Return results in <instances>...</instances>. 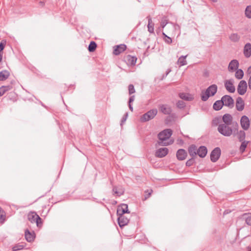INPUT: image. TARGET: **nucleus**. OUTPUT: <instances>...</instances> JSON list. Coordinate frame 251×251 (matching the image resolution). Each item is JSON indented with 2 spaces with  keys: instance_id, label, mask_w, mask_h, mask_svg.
Segmentation results:
<instances>
[{
  "instance_id": "nucleus-25",
  "label": "nucleus",
  "mask_w": 251,
  "mask_h": 251,
  "mask_svg": "<svg viewBox=\"0 0 251 251\" xmlns=\"http://www.w3.org/2000/svg\"><path fill=\"white\" fill-rule=\"evenodd\" d=\"M224 106L223 101L221 100H216L213 104V108L215 110L219 111L221 110Z\"/></svg>"
},
{
  "instance_id": "nucleus-3",
  "label": "nucleus",
  "mask_w": 251,
  "mask_h": 251,
  "mask_svg": "<svg viewBox=\"0 0 251 251\" xmlns=\"http://www.w3.org/2000/svg\"><path fill=\"white\" fill-rule=\"evenodd\" d=\"M172 135V130L171 129H166L160 132L158 134V138L160 141H161L160 143L162 144L164 146H167L172 144L173 141L170 143L164 142L169 139Z\"/></svg>"
},
{
  "instance_id": "nucleus-35",
  "label": "nucleus",
  "mask_w": 251,
  "mask_h": 251,
  "mask_svg": "<svg viewBox=\"0 0 251 251\" xmlns=\"http://www.w3.org/2000/svg\"><path fill=\"white\" fill-rule=\"evenodd\" d=\"M97 44L94 41H91L88 46V50L89 52H93L97 48Z\"/></svg>"
},
{
  "instance_id": "nucleus-29",
  "label": "nucleus",
  "mask_w": 251,
  "mask_h": 251,
  "mask_svg": "<svg viewBox=\"0 0 251 251\" xmlns=\"http://www.w3.org/2000/svg\"><path fill=\"white\" fill-rule=\"evenodd\" d=\"M229 38L232 42H237L239 41L240 37L237 33H232Z\"/></svg>"
},
{
  "instance_id": "nucleus-49",
  "label": "nucleus",
  "mask_w": 251,
  "mask_h": 251,
  "mask_svg": "<svg viewBox=\"0 0 251 251\" xmlns=\"http://www.w3.org/2000/svg\"><path fill=\"white\" fill-rule=\"evenodd\" d=\"M5 47V44L2 43V42L0 43V52H1Z\"/></svg>"
},
{
  "instance_id": "nucleus-47",
  "label": "nucleus",
  "mask_w": 251,
  "mask_h": 251,
  "mask_svg": "<svg viewBox=\"0 0 251 251\" xmlns=\"http://www.w3.org/2000/svg\"><path fill=\"white\" fill-rule=\"evenodd\" d=\"M127 116H128V113L126 112L122 119L121 123V125H122V124L126 121Z\"/></svg>"
},
{
  "instance_id": "nucleus-38",
  "label": "nucleus",
  "mask_w": 251,
  "mask_h": 251,
  "mask_svg": "<svg viewBox=\"0 0 251 251\" xmlns=\"http://www.w3.org/2000/svg\"><path fill=\"white\" fill-rule=\"evenodd\" d=\"M168 23L166 17H163L161 20L160 23V27L164 28L166 25Z\"/></svg>"
},
{
  "instance_id": "nucleus-12",
  "label": "nucleus",
  "mask_w": 251,
  "mask_h": 251,
  "mask_svg": "<svg viewBox=\"0 0 251 251\" xmlns=\"http://www.w3.org/2000/svg\"><path fill=\"white\" fill-rule=\"evenodd\" d=\"M25 238L28 242H33L35 238V234L33 231H30L28 229H26L25 232Z\"/></svg>"
},
{
  "instance_id": "nucleus-20",
  "label": "nucleus",
  "mask_w": 251,
  "mask_h": 251,
  "mask_svg": "<svg viewBox=\"0 0 251 251\" xmlns=\"http://www.w3.org/2000/svg\"><path fill=\"white\" fill-rule=\"evenodd\" d=\"M159 108L161 112L165 115H169L172 112L171 107L166 104H162Z\"/></svg>"
},
{
  "instance_id": "nucleus-7",
  "label": "nucleus",
  "mask_w": 251,
  "mask_h": 251,
  "mask_svg": "<svg viewBox=\"0 0 251 251\" xmlns=\"http://www.w3.org/2000/svg\"><path fill=\"white\" fill-rule=\"evenodd\" d=\"M247 83L244 80H241L237 86V92L240 95H244L247 90Z\"/></svg>"
},
{
  "instance_id": "nucleus-51",
  "label": "nucleus",
  "mask_w": 251,
  "mask_h": 251,
  "mask_svg": "<svg viewBox=\"0 0 251 251\" xmlns=\"http://www.w3.org/2000/svg\"><path fill=\"white\" fill-rule=\"evenodd\" d=\"M5 93V90L4 89H3V88H2L1 87H0V97L3 95Z\"/></svg>"
},
{
  "instance_id": "nucleus-22",
  "label": "nucleus",
  "mask_w": 251,
  "mask_h": 251,
  "mask_svg": "<svg viewBox=\"0 0 251 251\" xmlns=\"http://www.w3.org/2000/svg\"><path fill=\"white\" fill-rule=\"evenodd\" d=\"M244 54L247 58H249L251 56V44L248 43L245 45Z\"/></svg>"
},
{
  "instance_id": "nucleus-57",
  "label": "nucleus",
  "mask_w": 251,
  "mask_h": 251,
  "mask_svg": "<svg viewBox=\"0 0 251 251\" xmlns=\"http://www.w3.org/2000/svg\"><path fill=\"white\" fill-rule=\"evenodd\" d=\"M162 34H163V35L165 38H166V37H167L168 36H167L166 34H165V33H164V32H163V33H162Z\"/></svg>"
},
{
  "instance_id": "nucleus-17",
  "label": "nucleus",
  "mask_w": 251,
  "mask_h": 251,
  "mask_svg": "<svg viewBox=\"0 0 251 251\" xmlns=\"http://www.w3.org/2000/svg\"><path fill=\"white\" fill-rule=\"evenodd\" d=\"M232 120H233V117L230 114L226 113L223 116V117H222V121L223 122V124H225L226 125H233V122H232Z\"/></svg>"
},
{
  "instance_id": "nucleus-9",
  "label": "nucleus",
  "mask_w": 251,
  "mask_h": 251,
  "mask_svg": "<svg viewBox=\"0 0 251 251\" xmlns=\"http://www.w3.org/2000/svg\"><path fill=\"white\" fill-rule=\"evenodd\" d=\"M250 122L249 118L245 115L242 116L240 120V124L242 128L247 130L249 129L250 125Z\"/></svg>"
},
{
  "instance_id": "nucleus-46",
  "label": "nucleus",
  "mask_w": 251,
  "mask_h": 251,
  "mask_svg": "<svg viewBox=\"0 0 251 251\" xmlns=\"http://www.w3.org/2000/svg\"><path fill=\"white\" fill-rule=\"evenodd\" d=\"M164 41L166 43H167L168 44H170L172 42V40L171 38H170L169 36H167V37H166L165 39H164Z\"/></svg>"
},
{
  "instance_id": "nucleus-32",
  "label": "nucleus",
  "mask_w": 251,
  "mask_h": 251,
  "mask_svg": "<svg viewBox=\"0 0 251 251\" xmlns=\"http://www.w3.org/2000/svg\"><path fill=\"white\" fill-rule=\"evenodd\" d=\"M148 31L150 33H152L154 32L153 24H152L151 19L148 17Z\"/></svg>"
},
{
  "instance_id": "nucleus-8",
  "label": "nucleus",
  "mask_w": 251,
  "mask_h": 251,
  "mask_svg": "<svg viewBox=\"0 0 251 251\" xmlns=\"http://www.w3.org/2000/svg\"><path fill=\"white\" fill-rule=\"evenodd\" d=\"M221 151L220 148H215L211 152L210 159L212 162H216L220 158Z\"/></svg>"
},
{
  "instance_id": "nucleus-16",
  "label": "nucleus",
  "mask_w": 251,
  "mask_h": 251,
  "mask_svg": "<svg viewBox=\"0 0 251 251\" xmlns=\"http://www.w3.org/2000/svg\"><path fill=\"white\" fill-rule=\"evenodd\" d=\"M176 157L178 160H183L186 159L187 153L184 149H179L176 152Z\"/></svg>"
},
{
  "instance_id": "nucleus-42",
  "label": "nucleus",
  "mask_w": 251,
  "mask_h": 251,
  "mask_svg": "<svg viewBox=\"0 0 251 251\" xmlns=\"http://www.w3.org/2000/svg\"><path fill=\"white\" fill-rule=\"evenodd\" d=\"M135 92L134 87L133 84H129L128 85V93L130 95Z\"/></svg>"
},
{
  "instance_id": "nucleus-53",
  "label": "nucleus",
  "mask_w": 251,
  "mask_h": 251,
  "mask_svg": "<svg viewBox=\"0 0 251 251\" xmlns=\"http://www.w3.org/2000/svg\"><path fill=\"white\" fill-rule=\"evenodd\" d=\"M171 72V70L170 69H168L165 73V75H163V78L165 77H166L170 73V72Z\"/></svg>"
},
{
  "instance_id": "nucleus-41",
  "label": "nucleus",
  "mask_w": 251,
  "mask_h": 251,
  "mask_svg": "<svg viewBox=\"0 0 251 251\" xmlns=\"http://www.w3.org/2000/svg\"><path fill=\"white\" fill-rule=\"evenodd\" d=\"M195 163V158L194 157H192L187 160L186 162V166L188 167L191 166Z\"/></svg>"
},
{
  "instance_id": "nucleus-40",
  "label": "nucleus",
  "mask_w": 251,
  "mask_h": 251,
  "mask_svg": "<svg viewBox=\"0 0 251 251\" xmlns=\"http://www.w3.org/2000/svg\"><path fill=\"white\" fill-rule=\"evenodd\" d=\"M185 105V103L183 100H178L176 103V106L180 109L183 108Z\"/></svg>"
},
{
  "instance_id": "nucleus-56",
  "label": "nucleus",
  "mask_w": 251,
  "mask_h": 251,
  "mask_svg": "<svg viewBox=\"0 0 251 251\" xmlns=\"http://www.w3.org/2000/svg\"><path fill=\"white\" fill-rule=\"evenodd\" d=\"M228 212H229L228 211V210H225V211H224V215L228 213Z\"/></svg>"
},
{
  "instance_id": "nucleus-10",
  "label": "nucleus",
  "mask_w": 251,
  "mask_h": 251,
  "mask_svg": "<svg viewBox=\"0 0 251 251\" xmlns=\"http://www.w3.org/2000/svg\"><path fill=\"white\" fill-rule=\"evenodd\" d=\"M225 87L226 90L231 93H233L235 91V88L233 85V80L232 79L226 80L225 81Z\"/></svg>"
},
{
  "instance_id": "nucleus-45",
  "label": "nucleus",
  "mask_w": 251,
  "mask_h": 251,
  "mask_svg": "<svg viewBox=\"0 0 251 251\" xmlns=\"http://www.w3.org/2000/svg\"><path fill=\"white\" fill-rule=\"evenodd\" d=\"M1 87L3 88V89L5 90V92L12 88V87L11 85L2 86Z\"/></svg>"
},
{
  "instance_id": "nucleus-55",
  "label": "nucleus",
  "mask_w": 251,
  "mask_h": 251,
  "mask_svg": "<svg viewBox=\"0 0 251 251\" xmlns=\"http://www.w3.org/2000/svg\"><path fill=\"white\" fill-rule=\"evenodd\" d=\"M2 59V54L0 53V62L1 61Z\"/></svg>"
},
{
  "instance_id": "nucleus-31",
  "label": "nucleus",
  "mask_w": 251,
  "mask_h": 251,
  "mask_svg": "<svg viewBox=\"0 0 251 251\" xmlns=\"http://www.w3.org/2000/svg\"><path fill=\"white\" fill-rule=\"evenodd\" d=\"M113 192L116 194L118 196H120L123 195L124 191L122 188H118L116 186H114L113 188Z\"/></svg>"
},
{
  "instance_id": "nucleus-54",
  "label": "nucleus",
  "mask_w": 251,
  "mask_h": 251,
  "mask_svg": "<svg viewBox=\"0 0 251 251\" xmlns=\"http://www.w3.org/2000/svg\"><path fill=\"white\" fill-rule=\"evenodd\" d=\"M128 107L131 111H133V108L131 103H128Z\"/></svg>"
},
{
  "instance_id": "nucleus-4",
  "label": "nucleus",
  "mask_w": 251,
  "mask_h": 251,
  "mask_svg": "<svg viewBox=\"0 0 251 251\" xmlns=\"http://www.w3.org/2000/svg\"><path fill=\"white\" fill-rule=\"evenodd\" d=\"M28 220L31 223H36V226L40 227L42 225V219L34 211H30L27 215Z\"/></svg>"
},
{
  "instance_id": "nucleus-50",
  "label": "nucleus",
  "mask_w": 251,
  "mask_h": 251,
  "mask_svg": "<svg viewBox=\"0 0 251 251\" xmlns=\"http://www.w3.org/2000/svg\"><path fill=\"white\" fill-rule=\"evenodd\" d=\"M135 100V96L134 95L131 96L128 100V103H132Z\"/></svg>"
},
{
  "instance_id": "nucleus-52",
  "label": "nucleus",
  "mask_w": 251,
  "mask_h": 251,
  "mask_svg": "<svg viewBox=\"0 0 251 251\" xmlns=\"http://www.w3.org/2000/svg\"><path fill=\"white\" fill-rule=\"evenodd\" d=\"M248 85L249 89L251 90V75L250 76L248 80Z\"/></svg>"
},
{
  "instance_id": "nucleus-1",
  "label": "nucleus",
  "mask_w": 251,
  "mask_h": 251,
  "mask_svg": "<svg viewBox=\"0 0 251 251\" xmlns=\"http://www.w3.org/2000/svg\"><path fill=\"white\" fill-rule=\"evenodd\" d=\"M231 125H226L225 124H220L218 125L217 130L222 135L229 137L232 133H235L238 130L239 126L236 122L233 123V126H230Z\"/></svg>"
},
{
  "instance_id": "nucleus-5",
  "label": "nucleus",
  "mask_w": 251,
  "mask_h": 251,
  "mask_svg": "<svg viewBox=\"0 0 251 251\" xmlns=\"http://www.w3.org/2000/svg\"><path fill=\"white\" fill-rule=\"evenodd\" d=\"M157 114L156 109H152L144 114L141 117L140 120L142 122H146L152 119Z\"/></svg>"
},
{
  "instance_id": "nucleus-48",
  "label": "nucleus",
  "mask_w": 251,
  "mask_h": 251,
  "mask_svg": "<svg viewBox=\"0 0 251 251\" xmlns=\"http://www.w3.org/2000/svg\"><path fill=\"white\" fill-rule=\"evenodd\" d=\"M152 191L151 190L150 192H149L147 194H146L145 196H144V200H146L147 199H148L151 195V193H152Z\"/></svg>"
},
{
  "instance_id": "nucleus-2",
  "label": "nucleus",
  "mask_w": 251,
  "mask_h": 251,
  "mask_svg": "<svg viewBox=\"0 0 251 251\" xmlns=\"http://www.w3.org/2000/svg\"><path fill=\"white\" fill-rule=\"evenodd\" d=\"M217 86L216 84H212L209 86L205 91H202L201 94V99L203 101H206L210 97L213 96L217 92Z\"/></svg>"
},
{
  "instance_id": "nucleus-58",
  "label": "nucleus",
  "mask_w": 251,
  "mask_h": 251,
  "mask_svg": "<svg viewBox=\"0 0 251 251\" xmlns=\"http://www.w3.org/2000/svg\"><path fill=\"white\" fill-rule=\"evenodd\" d=\"M41 104H42V106H45V105H44V104H43L42 102H41Z\"/></svg>"
},
{
  "instance_id": "nucleus-28",
  "label": "nucleus",
  "mask_w": 251,
  "mask_h": 251,
  "mask_svg": "<svg viewBox=\"0 0 251 251\" xmlns=\"http://www.w3.org/2000/svg\"><path fill=\"white\" fill-rule=\"evenodd\" d=\"M242 218L244 220L246 223L249 225H251V214L249 213H244L242 215Z\"/></svg>"
},
{
  "instance_id": "nucleus-11",
  "label": "nucleus",
  "mask_w": 251,
  "mask_h": 251,
  "mask_svg": "<svg viewBox=\"0 0 251 251\" xmlns=\"http://www.w3.org/2000/svg\"><path fill=\"white\" fill-rule=\"evenodd\" d=\"M125 213H129V211L128 209L127 204L123 203L118 207L117 210V214L124 215Z\"/></svg>"
},
{
  "instance_id": "nucleus-37",
  "label": "nucleus",
  "mask_w": 251,
  "mask_h": 251,
  "mask_svg": "<svg viewBox=\"0 0 251 251\" xmlns=\"http://www.w3.org/2000/svg\"><path fill=\"white\" fill-rule=\"evenodd\" d=\"M5 213L3 210L0 209V223H3L5 220Z\"/></svg>"
},
{
  "instance_id": "nucleus-44",
  "label": "nucleus",
  "mask_w": 251,
  "mask_h": 251,
  "mask_svg": "<svg viewBox=\"0 0 251 251\" xmlns=\"http://www.w3.org/2000/svg\"><path fill=\"white\" fill-rule=\"evenodd\" d=\"M170 24L173 25L174 29V30L175 31H179L180 32V26L178 24H175V23H173L172 22H171Z\"/></svg>"
},
{
  "instance_id": "nucleus-34",
  "label": "nucleus",
  "mask_w": 251,
  "mask_h": 251,
  "mask_svg": "<svg viewBox=\"0 0 251 251\" xmlns=\"http://www.w3.org/2000/svg\"><path fill=\"white\" fill-rule=\"evenodd\" d=\"M244 76V72L242 69H237L235 76L238 79H241Z\"/></svg>"
},
{
  "instance_id": "nucleus-6",
  "label": "nucleus",
  "mask_w": 251,
  "mask_h": 251,
  "mask_svg": "<svg viewBox=\"0 0 251 251\" xmlns=\"http://www.w3.org/2000/svg\"><path fill=\"white\" fill-rule=\"evenodd\" d=\"M221 99L223 101L224 106L229 108H232L234 107V100L229 95H225L222 97Z\"/></svg>"
},
{
  "instance_id": "nucleus-30",
  "label": "nucleus",
  "mask_w": 251,
  "mask_h": 251,
  "mask_svg": "<svg viewBox=\"0 0 251 251\" xmlns=\"http://www.w3.org/2000/svg\"><path fill=\"white\" fill-rule=\"evenodd\" d=\"M237 133L238 138L240 142L244 141L246 137V133L244 130H240Z\"/></svg>"
},
{
  "instance_id": "nucleus-33",
  "label": "nucleus",
  "mask_w": 251,
  "mask_h": 251,
  "mask_svg": "<svg viewBox=\"0 0 251 251\" xmlns=\"http://www.w3.org/2000/svg\"><path fill=\"white\" fill-rule=\"evenodd\" d=\"M187 55H182L178 58L177 62L178 64L180 65V66H182L187 64V61L185 59Z\"/></svg>"
},
{
  "instance_id": "nucleus-27",
  "label": "nucleus",
  "mask_w": 251,
  "mask_h": 251,
  "mask_svg": "<svg viewBox=\"0 0 251 251\" xmlns=\"http://www.w3.org/2000/svg\"><path fill=\"white\" fill-rule=\"evenodd\" d=\"M10 75L9 72L7 70H2L0 72V81L5 80Z\"/></svg>"
},
{
  "instance_id": "nucleus-14",
  "label": "nucleus",
  "mask_w": 251,
  "mask_h": 251,
  "mask_svg": "<svg viewBox=\"0 0 251 251\" xmlns=\"http://www.w3.org/2000/svg\"><path fill=\"white\" fill-rule=\"evenodd\" d=\"M117 215L119 216L117 220L120 227H123L128 224L129 222V219L127 217H126L124 215Z\"/></svg>"
},
{
  "instance_id": "nucleus-19",
  "label": "nucleus",
  "mask_w": 251,
  "mask_h": 251,
  "mask_svg": "<svg viewBox=\"0 0 251 251\" xmlns=\"http://www.w3.org/2000/svg\"><path fill=\"white\" fill-rule=\"evenodd\" d=\"M126 49V46L125 44H120L119 45H117L115 46V49L113 50V53L118 55H119L121 52L125 51Z\"/></svg>"
},
{
  "instance_id": "nucleus-39",
  "label": "nucleus",
  "mask_w": 251,
  "mask_h": 251,
  "mask_svg": "<svg viewBox=\"0 0 251 251\" xmlns=\"http://www.w3.org/2000/svg\"><path fill=\"white\" fill-rule=\"evenodd\" d=\"M24 248V246L23 245H21V244H18L15 245L12 248V250H13V251H18L23 249Z\"/></svg>"
},
{
  "instance_id": "nucleus-13",
  "label": "nucleus",
  "mask_w": 251,
  "mask_h": 251,
  "mask_svg": "<svg viewBox=\"0 0 251 251\" xmlns=\"http://www.w3.org/2000/svg\"><path fill=\"white\" fill-rule=\"evenodd\" d=\"M235 106L237 110L242 111L245 107V102L243 99L238 97L236 100Z\"/></svg>"
},
{
  "instance_id": "nucleus-21",
  "label": "nucleus",
  "mask_w": 251,
  "mask_h": 251,
  "mask_svg": "<svg viewBox=\"0 0 251 251\" xmlns=\"http://www.w3.org/2000/svg\"><path fill=\"white\" fill-rule=\"evenodd\" d=\"M197 152V154H198L200 157L203 158L206 156L207 153V148L205 146H201L198 149Z\"/></svg>"
},
{
  "instance_id": "nucleus-23",
  "label": "nucleus",
  "mask_w": 251,
  "mask_h": 251,
  "mask_svg": "<svg viewBox=\"0 0 251 251\" xmlns=\"http://www.w3.org/2000/svg\"><path fill=\"white\" fill-rule=\"evenodd\" d=\"M179 96L181 99L187 101H191L194 99L193 96L192 95L188 93H180L179 94Z\"/></svg>"
},
{
  "instance_id": "nucleus-43",
  "label": "nucleus",
  "mask_w": 251,
  "mask_h": 251,
  "mask_svg": "<svg viewBox=\"0 0 251 251\" xmlns=\"http://www.w3.org/2000/svg\"><path fill=\"white\" fill-rule=\"evenodd\" d=\"M248 143V142H246L245 140L243 141H242V144H241V145L240 148L241 151H245V149L246 148V147L247 146Z\"/></svg>"
},
{
  "instance_id": "nucleus-36",
  "label": "nucleus",
  "mask_w": 251,
  "mask_h": 251,
  "mask_svg": "<svg viewBox=\"0 0 251 251\" xmlns=\"http://www.w3.org/2000/svg\"><path fill=\"white\" fill-rule=\"evenodd\" d=\"M245 16L249 18H251V5L247 6L245 11Z\"/></svg>"
},
{
  "instance_id": "nucleus-24",
  "label": "nucleus",
  "mask_w": 251,
  "mask_h": 251,
  "mask_svg": "<svg viewBox=\"0 0 251 251\" xmlns=\"http://www.w3.org/2000/svg\"><path fill=\"white\" fill-rule=\"evenodd\" d=\"M198 149L195 145H191L188 148V152L192 157H194L197 154Z\"/></svg>"
},
{
  "instance_id": "nucleus-18",
  "label": "nucleus",
  "mask_w": 251,
  "mask_h": 251,
  "mask_svg": "<svg viewBox=\"0 0 251 251\" xmlns=\"http://www.w3.org/2000/svg\"><path fill=\"white\" fill-rule=\"evenodd\" d=\"M168 153V149L166 148H162L157 150L155 152L156 157L162 158L165 156Z\"/></svg>"
},
{
  "instance_id": "nucleus-26",
  "label": "nucleus",
  "mask_w": 251,
  "mask_h": 251,
  "mask_svg": "<svg viewBox=\"0 0 251 251\" xmlns=\"http://www.w3.org/2000/svg\"><path fill=\"white\" fill-rule=\"evenodd\" d=\"M126 60L129 65L134 66L136 63L137 58L135 56L128 55L126 56Z\"/></svg>"
},
{
  "instance_id": "nucleus-15",
  "label": "nucleus",
  "mask_w": 251,
  "mask_h": 251,
  "mask_svg": "<svg viewBox=\"0 0 251 251\" xmlns=\"http://www.w3.org/2000/svg\"><path fill=\"white\" fill-rule=\"evenodd\" d=\"M239 62L236 59L231 60L228 66V70L230 72L235 71L238 68Z\"/></svg>"
}]
</instances>
